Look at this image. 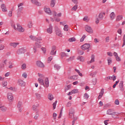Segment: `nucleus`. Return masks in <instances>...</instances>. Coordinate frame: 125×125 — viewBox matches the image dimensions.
<instances>
[{
    "label": "nucleus",
    "mask_w": 125,
    "mask_h": 125,
    "mask_svg": "<svg viewBox=\"0 0 125 125\" xmlns=\"http://www.w3.org/2000/svg\"><path fill=\"white\" fill-rule=\"evenodd\" d=\"M30 1L33 4H35L37 6H41L42 5V3L38 1V0H30Z\"/></svg>",
    "instance_id": "13"
},
{
    "label": "nucleus",
    "mask_w": 125,
    "mask_h": 125,
    "mask_svg": "<svg viewBox=\"0 0 125 125\" xmlns=\"http://www.w3.org/2000/svg\"><path fill=\"white\" fill-rule=\"evenodd\" d=\"M9 69H12L13 68V63L11 62H9Z\"/></svg>",
    "instance_id": "45"
},
{
    "label": "nucleus",
    "mask_w": 125,
    "mask_h": 125,
    "mask_svg": "<svg viewBox=\"0 0 125 125\" xmlns=\"http://www.w3.org/2000/svg\"><path fill=\"white\" fill-rule=\"evenodd\" d=\"M107 63L108 65H111V64H112V58H107Z\"/></svg>",
    "instance_id": "33"
},
{
    "label": "nucleus",
    "mask_w": 125,
    "mask_h": 125,
    "mask_svg": "<svg viewBox=\"0 0 125 125\" xmlns=\"http://www.w3.org/2000/svg\"><path fill=\"white\" fill-rule=\"evenodd\" d=\"M83 21H86V22H88L89 21V18L88 17L85 16L83 19Z\"/></svg>",
    "instance_id": "47"
},
{
    "label": "nucleus",
    "mask_w": 125,
    "mask_h": 125,
    "mask_svg": "<svg viewBox=\"0 0 125 125\" xmlns=\"http://www.w3.org/2000/svg\"><path fill=\"white\" fill-rule=\"evenodd\" d=\"M39 114L36 113V115L34 117V120H36V121H38V119H39Z\"/></svg>",
    "instance_id": "52"
},
{
    "label": "nucleus",
    "mask_w": 125,
    "mask_h": 125,
    "mask_svg": "<svg viewBox=\"0 0 125 125\" xmlns=\"http://www.w3.org/2000/svg\"><path fill=\"white\" fill-rule=\"evenodd\" d=\"M123 20V15H118L116 17V21H121Z\"/></svg>",
    "instance_id": "27"
},
{
    "label": "nucleus",
    "mask_w": 125,
    "mask_h": 125,
    "mask_svg": "<svg viewBox=\"0 0 125 125\" xmlns=\"http://www.w3.org/2000/svg\"><path fill=\"white\" fill-rule=\"evenodd\" d=\"M54 68L56 69V70H60V68L61 66H59V65L56 64L54 65Z\"/></svg>",
    "instance_id": "41"
},
{
    "label": "nucleus",
    "mask_w": 125,
    "mask_h": 125,
    "mask_svg": "<svg viewBox=\"0 0 125 125\" xmlns=\"http://www.w3.org/2000/svg\"><path fill=\"white\" fill-rule=\"evenodd\" d=\"M116 77L115 75H112V76H108L106 77L108 80H112L113 81H116Z\"/></svg>",
    "instance_id": "25"
},
{
    "label": "nucleus",
    "mask_w": 125,
    "mask_h": 125,
    "mask_svg": "<svg viewBox=\"0 0 125 125\" xmlns=\"http://www.w3.org/2000/svg\"><path fill=\"white\" fill-rule=\"evenodd\" d=\"M21 69H22V70H25V69H26V64L23 63L21 65Z\"/></svg>",
    "instance_id": "63"
},
{
    "label": "nucleus",
    "mask_w": 125,
    "mask_h": 125,
    "mask_svg": "<svg viewBox=\"0 0 125 125\" xmlns=\"http://www.w3.org/2000/svg\"><path fill=\"white\" fill-rule=\"evenodd\" d=\"M30 39H31L32 41H36L37 42H39V43H42V39L41 37L36 38L34 36L31 35L29 36Z\"/></svg>",
    "instance_id": "5"
},
{
    "label": "nucleus",
    "mask_w": 125,
    "mask_h": 125,
    "mask_svg": "<svg viewBox=\"0 0 125 125\" xmlns=\"http://www.w3.org/2000/svg\"><path fill=\"white\" fill-rule=\"evenodd\" d=\"M78 75H73L70 77V80H72L73 81H76L78 79Z\"/></svg>",
    "instance_id": "26"
},
{
    "label": "nucleus",
    "mask_w": 125,
    "mask_h": 125,
    "mask_svg": "<svg viewBox=\"0 0 125 125\" xmlns=\"http://www.w3.org/2000/svg\"><path fill=\"white\" fill-rule=\"evenodd\" d=\"M2 86H6L7 85V82L6 81H3L2 83Z\"/></svg>",
    "instance_id": "53"
},
{
    "label": "nucleus",
    "mask_w": 125,
    "mask_h": 125,
    "mask_svg": "<svg viewBox=\"0 0 125 125\" xmlns=\"http://www.w3.org/2000/svg\"><path fill=\"white\" fill-rule=\"evenodd\" d=\"M97 74V72L96 71L90 74V76H91L92 77H95V75Z\"/></svg>",
    "instance_id": "59"
},
{
    "label": "nucleus",
    "mask_w": 125,
    "mask_h": 125,
    "mask_svg": "<svg viewBox=\"0 0 125 125\" xmlns=\"http://www.w3.org/2000/svg\"><path fill=\"white\" fill-rule=\"evenodd\" d=\"M17 107H18V108H21V107H22V102H19L18 103Z\"/></svg>",
    "instance_id": "50"
},
{
    "label": "nucleus",
    "mask_w": 125,
    "mask_h": 125,
    "mask_svg": "<svg viewBox=\"0 0 125 125\" xmlns=\"http://www.w3.org/2000/svg\"><path fill=\"white\" fill-rule=\"evenodd\" d=\"M4 45L3 44H0V50H3L4 49Z\"/></svg>",
    "instance_id": "58"
},
{
    "label": "nucleus",
    "mask_w": 125,
    "mask_h": 125,
    "mask_svg": "<svg viewBox=\"0 0 125 125\" xmlns=\"http://www.w3.org/2000/svg\"><path fill=\"white\" fill-rule=\"evenodd\" d=\"M83 99L87 100L88 99V98H89V95H88V94H87V93H85L83 95Z\"/></svg>",
    "instance_id": "32"
},
{
    "label": "nucleus",
    "mask_w": 125,
    "mask_h": 125,
    "mask_svg": "<svg viewBox=\"0 0 125 125\" xmlns=\"http://www.w3.org/2000/svg\"><path fill=\"white\" fill-rule=\"evenodd\" d=\"M1 8L3 12H6L7 11V9H6V7L4 4H2L1 5Z\"/></svg>",
    "instance_id": "21"
},
{
    "label": "nucleus",
    "mask_w": 125,
    "mask_h": 125,
    "mask_svg": "<svg viewBox=\"0 0 125 125\" xmlns=\"http://www.w3.org/2000/svg\"><path fill=\"white\" fill-rule=\"evenodd\" d=\"M56 1V0H51L50 6H51V7H54Z\"/></svg>",
    "instance_id": "29"
},
{
    "label": "nucleus",
    "mask_w": 125,
    "mask_h": 125,
    "mask_svg": "<svg viewBox=\"0 0 125 125\" xmlns=\"http://www.w3.org/2000/svg\"><path fill=\"white\" fill-rule=\"evenodd\" d=\"M74 59H75V56L70 57L69 58L66 59V61H67V62H69V61H73Z\"/></svg>",
    "instance_id": "38"
},
{
    "label": "nucleus",
    "mask_w": 125,
    "mask_h": 125,
    "mask_svg": "<svg viewBox=\"0 0 125 125\" xmlns=\"http://www.w3.org/2000/svg\"><path fill=\"white\" fill-rule=\"evenodd\" d=\"M97 83V80L96 79H94L93 80V83H93V84L94 85H95V84H96V83Z\"/></svg>",
    "instance_id": "62"
},
{
    "label": "nucleus",
    "mask_w": 125,
    "mask_h": 125,
    "mask_svg": "<svg viewBox=\"0 0 125 125\" xmlns=\"http://www.w3.org/2000/svg\"><path fill=\"white\" fill-rule=\"evenodd\" d=\"M104 94V89L102 88L101 89V92L99 93V95L98 96V99H101V98H102V97L103 96Z\"/></svg>",
    "instance_id": "20"
},
{
    "label": "nucleus",
    "mask_w": 125,
    "mask_h": 125,
    "mask_svg": "<svg viewBox=\"0 0 125 125\" xmlns=\"http://www.w3.org/2000/svg\"><path fill=\"white\" fill-rule=\"evenodd\" d=\"M33 46L35 47L36 48H41V47H42V45L39 42H36Z\"/></svg>",
    "instance_id": "22"
},
{
    "label": "nucleus",
    "mask_w": 125,
    "mask_h": 125,
    "mask_svg": "<svg viewBox=\"0 0 125 125\" xmlns=\"http://www.w3.org/2000/svg\"><path fill=\"white\" fill-rule=\"evenodd\" d=\"M115 58H116V61H118V62H121V58L119 57V56L116 57Z\"/></svg>",
    "instance_id": "56"
},
{
    "label": "nucleus",
    "mask_w": 125,
    "mask_h": 125,
    "mask_svg": "<svg viewBox=\"0 0 125 125\" xmlns=\"http://www.w3.org/2000/svg\"><path fill=\"white\" fill-rule=\"evenodd\" d=\"M28 28H31L33 27V22L32 21H29L27 24Z\"/></svg>",
    "instance_id": "30"
},
{
    "label": "nucleus",
    "mask_w": 125,
    "mask_h": 125,
    "mask_svg": "<svg viewBox=\"0 0 125 125\" xmlns=\"http://www.w3.org/2000/svg\"><path fill=\"white\" fill-rule=\"evenodd\" d=\"M124 45H125V34L123 36V44L122 45V47H124Z\"/></svg>",
    "instance_id": "57"
},
{
    "label": "nucleus",
    "mask_w": 125,
    "mask_h": 125,
    "mask_svg": "<svg viewBox=\"0 0 125 125\" xmlns=\"http://www.w3.org/2000/svg\"><path fill=\"white\" fill-rule=\"evenodd\" d=\"M71 86H72V85L70 84L67 85L66 87L65 88V90H64L65 92L68 91V90H69V89H70Z\"/></svg>",
    "instance_id": "39"
},
{
    "label": "nucleus",
    "mask_w": 125,
    "mask_h": 125,
    "mask_svg": "<svg viewBox=\"0 0 125 125\" xmlns=\"http://www.w3.org/2000/svg\"><path fill=\"white\" fill-rule=\"evenodd\" d=\"M78 9V5H75L72 8L71 10L72 11H76Z\"/></svg>",
    "instance_id": "43"
},
{
    "label": "nucleus",
    "mask_w": 125,
    "mask_h": 125,
    "mask_svg": "<svg viewBox=\"0 0 125 125\" xmlns=\"http://www.w3.org/2000/svg\"><path fill=\"white\" fill-rule=\"evenodd\" d=\"M38 76L40 77L39 79H41V80H44V78H45L44 75L41 73H38Z\"/></svg>",
    "instance_id": "35"
},
{
    "label": "nucleus",
    "mask_w": 125,
    "mask_h": 125,
    "mask_svg": "<svg viewBox=\"0 0 125 125\" xmlns=\"http://www.w3.org/2000/svg\"><path fill=\"white\" fill-rule=\"evenodd\" d=\"M7 99L9 102H12L14 99L13 98V95L12 93H8L7 94Z\"/></svg>",
    "instance_id": "8"
},
{
    "label": "nucleus",
    "mask_w": 125,
    "mask_h": 125,
    "mask_svg": "<svg viewBox=\"0 0 125 125\" xmlns=\"http://www.w3.org/2000/svg\"><path fill=\"white\" fill-rule=\"evenodd\" d=\"M1 108V110L2 111V112H5L7 110V108L5 107H2L0 105V108Z\"/></svg>",
    "instance_id": "44"
},
{
    "label": "nucleus",
    "mask_w": 125,
    "mask_h": 125,
    "mask_svg": "<svg viewBox=\"0 0 125 125\" xmlns=\"http://www.w3.org/2000/svg\"><path fill=\"white\" fill-rule=\"evenodd\" d=\"M18 83L20 86H25V85H26V83L25 82L21 79L18 80Z\"/></svg>",
    "instance_id": "12"
},
{
    "label": "nucleus",
    "mask_w": 125,
    "mask_h": 125,
    "mask_svg": "<svg viewBox=\"0 0 125 125\" xmlns=\"http://www.w3.org/2000/svg\"><path fill=\"white\" fill-rule=\"evenodd\" d=\"M44 11H45L46 14H48V15H51V10H50V8L44 7Z\"/></svg>",
    "instance_id": "14"
},
{
    "label": "nucleus",
    "mask_w": 125,
    "mask_h": 125,
    "mask_svg": "<svg viewBox=\"0 0 125 125\" xmlns=\"http://www.w3.org/2000/svg\"><path fill=\"white\" fill-rule=\"evenodd\" d=\"M38 48H36V47H34L33 46V52L34 53H37V51H38Z\"/></svg>",
    "instance_id": "51"
},
{
    "label": "nucleus",
    "mask_w": 125,
    "mask_h": 125,
    "mask_svg": "<svg viewBox=\"0 0 125 125\" xmlns=\"http://www.w3.org/2000/svg\"><path fill=\"white\" fill-rule=\"evenodd\" d=\"M71 105H72L71 102H68L66 104V107H71Z\"/></svg>",
    "instance_id": "64"
},
{
    "label": "nucleus",
    "mask_w": 125,
    "mask_h": 125,
    "mask_svg": "<svg viewBox=\"0 0 125 125\" xmlns=\"http://www.w3.org/2000/svg\"><path fill=\"white\" fill-rule=\"evenodd\" d=\"M84 39H85V35H83L80 40V42H83Z\"/></svg>",
    "instance_id": "61"
},
{
    "label": "nucleus",
    "mask_w": 125,
    "mask_h": 125,
    "mask_svg": "<svg viewBox=\"0 0 125 125\" xmlns=\"http://www.w3.org/2000/svg\"><path fill=\"white\" fill-rule=\"evenodd\" d=\"M61 56L62 58H63V57H68L69 56V55L68 53H65V52H62L61 53Z\"/></svg>",
    "instance_id": "24"
},
{
    "label": "nucleus",
    "mask_w": 125,
    "mask_h": 125,
    "mask_svg": "<svg viewBox=\"0 0 125 125\" xmlns=\"http://www.w3.org/2000/svg\"><path fill=\"white\" fill-rule=\"evenodd\" d=\"M24 5V3L21 2L18 4V10H17V14H20L21 12L22 11L23 9H24V7L23 6Z\"/></svg>",
    "instance_id": "4"
},
{
    "label": "nucleus",
    "mask_w": 125,
    "mask_h": 125,
    "mask_svg": "<svg viewBox=\"0 0 125 125\" xmlns=\"http://www.w3.org/2000/svg\"><path fill=\"white\" fill-rule=\"evenodd\" d=\"M91 60L89 61V62H88V63L89 64L90 63H93V62H94V59H95V57L94 55H92L91 57Z\"/></svg>",
    "instance_id": "34"
},
{
    "label": "nucleus",
    "mask_w": 125,
    "mask_h": 125,
    "mask_svg": "<svg viewBox=\"0 0 125 125\" xmlns=\"http://www.w3.org/2000/svg\"><path fill=\"white\" fill-rule=\"evenodd\" d=\"M55 49H56V47L55 46H53L50 52L51 55H55L56 54V51H55Z\"/></svg>",
    "instance_id": "18"
},
{
    "label": "nucleus",
    "mask_w": 125,
    "mask_h": 125,
    "mask_svg": "<svg viewBox=\"0 0 125 125\" xmlns=\"http://www.w3.org/2000/svg\"><path fill=\"white\" fill-rule=\"evenodd\" d=\"M36 65L38 67H39V68H43V67H44V64L41 61H37L36 62Z\"/></svg>",
    "instance_id": "15"
},
{
    "label": "nucleus",
    "mask_w": 125,
    "mask_h": 125,
    "mask_svg": "<svg viewBox=\"0 0 125 125\" xmlns=\"http://www.w3.org/2000/svg\"><path fill=\"white\" fill-rule=\"evenodd\" d=\"M89 47H90V45L89 43H85L81 46V48L83 50H86V49H88Z\"/></svg>",
    "instance_id": "11"
},
{
    "label": "nucleus",
    "mask_w": 125,
    "mask_h": 125,
    "mask_svg": "<svg viewBox=\"0 0 125 125\" xmlns=\"http://www.w3.org/2000/svg\"><path fill=\"white\" fill-rule=\"evenodd\" d=\"M38 82L39 83H41L42 85H43L44 87L45 86L46 87H48L49 86V80H48V78H46L45 79V81L44 79L39 78Z\"/></svg>",
    "instance_id": "3"
},
{
    "label": "nucleus",
    "mask_w": 125,
    "mask_h": 125,
    "mask_svg": "<svg viewBox=\"0 0 125 125\" xmlns=\"http://www.w3.org/2000/svg\"><path fill=\"white\" fill-rule=\"evenodd\" d=\"M53 95H51V94H49L48 95V99L49 100H53L54 99Z\"/></svg>",
    "instance_id": "37"
},
{
    "label": "nucleus",
    "mask_w": 125,
    "mask_h": 125,
    "mask_svg": "<svg viewBox=\"0 0 125 125\" xmlns=\"http://www.w3.org/2000/svg\"><path fill=\"white\" fill-rule=\"evenodd\" d=\"M57 104V101H56L53 104V109L54 110L56 108V105Z\"/></svg>",
    "instance_id": "46"
},
{
    "label": "nucleus",
    "mask_w": 125,
    "mask_h": 125,
    "mask_svg": "<svg viewBox=\"0 0 125 125\" xmlns=\"http://www.w3.org/2000/svg\"><path fill=\"white\" fill-rule=\"evenodd\" d=\"M77 40L75 37L70 38L68 39V42H76Z\"/></svg>",
    "instance_id": "31"
},
{
    "label": "nucleus",
    "mask_w": 125,
    "mask_h": 125,
    "mask_svg": "<svg viewBox=\"0 0 125 125\" xmlns=\"http://www.w3.org/2000/svg\"><path fill=\"white\" fill-rule=\"evenodd\" d=\"M75 115V109L73 108H71L69 111V118L72 119Z\"/></svg>",
    "instance_id": "7"
},
{
    "label": "nucleus",
    "mask_w": 125,
    "mask_h": 125,
    "mask_svg": "<svg viewBox=\"0 0 125 125\" xmlns=\"http://www.w3.org/2000/svg\"><path fill=\"white\" fill-rule=\"evenodd\" d=\"M11 27H12L14 30H16V31H18V32H20V33H23L25 31V29L19 23L17 24L16 26V25H15V23L13 22L11 23Z\"/></svg>",
    "instance_id": "1"
},
{
    "label": "nucleus",
    "mask_w": 125,
    "mask_h": 125,
    "mask_svg": "<svg viewBox=\"0 0 125 125\" xmlns=\"http://www.w3.org/2000/svg\"><path fill=\"white\" fill-rule=\"evenodd\" d=\"M64 31H67L69 30V27H68V25H65L63 28Z\"/></svg>",
    "instance_id": "48"
},
{
    "label": "nucleus",
    "mask_w": 125,
    "mask_h": 125,
    "mask_svg": "<svg viewBox=\"0 0 125 125\" xmlns=\"http://www.w3.org/2000/svg\"><path fill=\"white\" fill-rule=\"evenodd\" d=\"M41 50H42L43 53L45 54V53H46V48L45 47H42Z\"/></svg>",
    "instance_id": "49"
},
{
    "label": "nucleus",
    "mask_w": 125,
    "mask_h": 125,
    "mask_svg": "<svg viewBox=\"0 0 125 125\" xmlns=\"http://www.w3.org/2000/svg\"><path fill=\"white\" fill-rule=\"evenodd\" d=\"M85 30L87 32V33H89V34H93V29L91 27L88 25L85 26Z\"/></svg>",
    "instance_id": "6"
},
{
    "label": "nucleus",
    "mask_w": 125,
    "mask_h": 125,
    "mask_svg": "<svg viewBox=\"0 0 125 125\" xmlns=\"http://www.w3.org/2000/svg\"><path fill=\"white\" fill-rule=\"evenodd\" d=\"M115 15L114 12H112L110 14V18H111V20H114V19H115Z\"/></svg>",
    "instance_id": "28"
},
{
    "label": "nucleus",
    "mask_w": 125,
    "mask_h": 125,
    "mask_svg": "<svg viewBox=\"0 0 125 125\" xmlns=\"http://www.w3.org/2000/svg\"><path fill=\"white\" fill-rule=\"evenodd\" d=\"M56 35L59 37H62V32H61V30H60V29L57 30L56 31Z\"/></svg>",
    "instance_id": "23"
},
{
    "label": "nucleus",
    "mask_w": 125,
    "mask_h": 125,
    "mask_svg": "<svg viewBox=\"0 0 125 125\" xmlns=\"http://www.w3.org/2000/svg\"><path fill=\"white\" fill-rule=\"evenodd\" d=\"M107 115H119V113L118 112H114V110L109 109L107 111Z\"/></svg>",
    "instance_id": "10"
},
{
    "label": "nucleus",
    "mask_w": 125,
    "mask_h": 125,
    "mask_svg": "<svg viewBox=\"0 0 125 125\" xmlns=\"http://www.w3.org/2000/svg\"><path fill=\"white\" fill-rule=\"evenodd\" d=\"M107 54L108 56H110V57H112V56H113V53L112 52H108L107 53Z\"/></svg>",
    "instance_id": "60"
},
{
    "label": "nucleus",
    "mask_w": 125,
    "mask_h": 125,
    "mask_svg": "<svg viewBox=\"0 0 125 125\" xmlns=\"http://www.w3.org/2000/svg\"><path fill=\"white\" fill-rule=\"evenodd\" d=\"M52 25L51 24H49V28L47 29V33L48 34H51L52 33Z\"/></svg>",
    "instance_id": "19"
},
{
    "label": "nucleus",
    "mask_w": 125,
    "mask_h": 125,
    "mask_svg": "<svg viewBox=\"0 0 125 125\" xmlns=\"http://www.w3.org/2000/svg\"><path fill=\"white\" fill-rule=\"evenodd\" d=\"M18 44H19V42H11L9 43L10 46H12L14 48H16Z\"/></svg>",
    "instance_id": "16"
},
{
    "label": "nucleus",
    "mask_w": 125,
    "mask_h": 125,
    "mask_svg": "<svg viewBox=\"0 0 125 125\" xmlns=\"http://www.w3.org/2000/svg\"><path fill=\"white\" fill-rule=\"evenodd\" d=\"M52 15L54 17V18L52 17H50L51 21L52 22H54V21H57V22H59L60 21V19L56 18V16L58 17H61L62 16V13H59L57 14V13L55 11L52 12Z\"/></svg>",
    "instance_id": "2"
},
{
    "label": "nucleus",
    "mask_w": 125,
    "mask_h": 125,
    "mask_svg": "<svg viewBox=\"0 0 125 125\" xmlns=\"http://www.w3.org/2000/svg\"><path fill=\"white\" fill-rule=\"evenodd\" d=\"M25 49L23 47H21L16 52L17 54L20 55L21 54H23V53H25Z\"/></svg>",
    "instance_id": "9"
},
{
    "label": "nucleus",
    "mask_w": 125,
    "mask_h": 125,
    "mask_svg": "<svg viewBox=\"0 0 125 125\" xmlns=\"http://www.w3.org/2000/svg\"><path fill=\"white\" fill-rule=\"evenodd\" d=\"M78 60H80L81 62H83L84 61V59L83 58V56H79L77 58Z\"/></svg>",
    "instance_id": "36"
},
{
    "label": "nucleus",
    "mask_w": 125,
    "mask_h": 125,
    "mask_svg": "<svg viewBox=\"0 0 125 125\" xmlns=\"http://www.w3.org/2000/svg\"><path fill=\"white\" fill-rule=\"evenodd\" d=\"M22 77L24 79H27V73H26V72L23 73L22 75Z\"/></svg>",
    "instance_id": "55"
},
{
    "label": "nucleus",
    "mask_w": 125,
    "mask_h": 125,
    "mask_svg": "<svg viewBox=\"0 0 125 125\" xmlns=\"http://www.w3.org/2000/svg\"><path fill=\"white\" fill-rule=\"evenodd\" d=\"M53 59V57L52 56H51L48 58L47 61L48 63H50L51 62V60Z\"/></svg>",
    "instance_id": "54"
},
{
    "label": "nucleus",
    "mask_w": 125,
    "mask_h": 125,
    "mask_svg": "<svg viewBox=\"0 0 125 125\" xmlns=\"http://www.w3.org/2000/svg\"><path fill=\"white\" fill-rule=\"evenodd\" d=\"M35 96L38 100L42 99V94L40 93V92L35 93Z\"/></svg>",
    "instance_id": "17"
},
{
    "label": "nucleus",
    "mask_w": 125,
    "mask_h": 125,
    "mask_svg": "<svg viewBox=\"0 0 125 125\" xmlns=\"http://www.w3.org/2000/svg\"><path fill=\"white\" fill-rule=\"evenodd\" d=\"M79 91V90H78V89H73V90H72V91H71V93L72 94H76V93H78V92Z\"/></svg>",
    "instance_id": "42"
},
{
    "label": "nucleus",
    "mask_w": 125,
    "mask_h": 125,
    "mask_svg": "<svg viewBox=\"0 0 125 125\" xmlns=\"http://www.w3.org/2000/svg\"><path fill=\"white\" fill-rule=\"evenodd\" d=\"M103 15H105V13H100L99 15V18L102 20L103 19Z\"/></svg>",
    "instance_id": "40"
}]
</instances>
